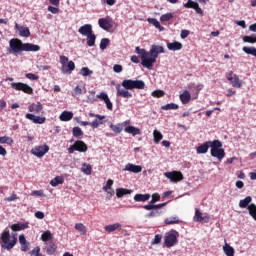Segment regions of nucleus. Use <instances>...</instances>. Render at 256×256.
I'll use <instances>...</instances> for the list:
<instances>
[{"label": "nucleus", "instance_id": "obj_1", "mask_svg": "<svg viewBox=\"0 0 256 256\" xmlns=\"http://www.w3.org/2000/svg\"><path fill=\"white\" fill-rule=\"evenodd\" d=\"M135 53L140 55L141 65H143L146 69H153V65L156 63L159 53H165V48L159 45H152L150 51L148 52L147 50L138 46L135 49Z\"/></svg>", "mask_w": 256, "mask_h": 256}, {"label": "nucleus", "instance_id": "obj_2", "mask_svg": "<svg viewBox=\"0 0 256 256\" xmlns=\"http://www.w3.org/2000/svg\"><path fill=\"white\" fill-rule=\"evenodd\" d=\"M17 244V237L14 234L11 235L9 229H5L0 236V245L3 249H7V251H11L13 247Z\"/></svg>", "mask_w": 256, "mask_h": 256}, {"label": "nucleus", "instance_id": "obj_3", "mask_svg": "<svg viewBox=\"0 0 256 256\" xmlns=\"http://www.w3.org/2000/svg\"><path fill=\"white\" fill-rule=\"evenodd\" d=\"M222 147H223V143H221V141L219 140H214L211 143L210 154L215 159H218V161L223 160L225 157V149H223Z\"/></svg>", "mask_w": 256, "mask_h": 256}, {"label": "nucleus", "instance_id": "obj_4", "mask_svg": "<svg viewBox=\"0 0 256 256\" xmlns=\"http://www.w3.org/2000/svg\"><path fill=\"white\" fill-rule=\"evenodd\" d=\"M251 201H253V198L251 196H246L239 201V207L240 209H248L249 215L256 221V205L251 204Z\"/></svg>", "mask_w": 256, "mask_h": 256}, {"label": "nucleus", "instance_id": "obj_5", "mask_svg": "<svg viewBox=\"0 0 256 256\" xmlns=\"http://www.w3.org/2000/svg\"><path fill=\"white\" fill-rule=\"evenodd\" d=\"M60 63L62 65V73L71 75V73L75 71V62L69 61V58L67 56H60Z\"/></svg>", "mask_w": 256, "mask_h": 256}, {"label": "nucleus", "instance_id": "obj_6", "mask_svg": "<svg viewBox=\"0 0 256 256\" xmlns=\"http://www.w3.org/2000/svg\"><path fill=\"white\" fill-rule=\"evenodd\" d=\"M24 43L19 38H12L9 41V53H13V55H17V53H21L23 51Z\"/></svg>", "mask_w": 256, "mask_h": 256}, {"label": "nucleus", "instance_id": "obj_7", "mask_svg": "<svg viewBox=\"0 0 256 256\" xmlns=\"http://www.w3.org/2000/svg\"><path fill=\"white\" fill-rule=\"evenodd\" d=\"M122 87L124 89H145V82L143 80H123Z\"/></svg>", "mask_w": 256, "mask_h": 256}, {"label": "nucleus", "instance_id": "obj_8", "mask_svg": "<svg viewBox=\"0 0 256 256\" xmlns=\"http://www.w3.org/2000/svg\"><path fill=\"white\" fill-rule=\"evenodd\" d=\"M89 149L87 144L83 142V140H77L73 145L68 148L69 153H75L78 151L79 153H85Z\"/></svg>", "mask_w": 256, "mask_h": 256}, {"label": "nucleus", "instance_id": "obj_9", "mask_svg": "<svg viewBox=\"0 0 256 256\" xmlns=\"http://www.w3.org/2000/svg\"><path fill=\"white\" fill-rule=\"evenodd\" d=\"M226 79L231 83L232 87H236L237 89H241V87H243V83L239 79V76L233 71L226 73Z\"/></svg>", "mask_w": 256, "mask_h": 256}, {"label": "nucleus", "instance_id": "obj_10", "mask_svg": "<svg viewBox=\"0 0 256 256\" xmlns=\"http://www.w3.org/2000/svg\"><path fill=\"white\" fill-rule=\"evenodd\" d=\"M11 87L15 89V91H23V93L27 95H33V88L23 82H13L11 83Z\"/></svg>", "mask_w": 256, "mask_h": 256}, {"label": "nucleus", "instance_id": "obj_11", "mask_svg": "<svg viewBox=\"0 0 256 256\" xmlns=\"http://www.w3.org/2000/svg\"><path fill=\"white\" fill-rule=\"evenodd\" d=\"M164 177L169 179L171 183H179V181H183V174L179 171L165 172Z\"/></svg>", "mask_w": 256, "mask_h": 256}, {"label": "nucleus", "instance_id": "obj_12", "mask_svg": "<svg viewBox=\"0 0 256 256\" xmlns=\"http://www.w3.org/2000/svg\"><path fill=\"white\" fill-rule=\"evenodd\" d=\"M99 27L104 31H111L113 29V19L107 16L106 18H100L98 20Z\"/></svg>", "mask_w": 256, "mask_h": 256}, {"label": "nucleus", "instance_id": "obj_13", "mask_svg": "<svg viewBox=\"0 0 256 256\" xmlns=\"http://www.w3.org/2000/svg\"><path fill=\"white\" fill-rule=\"evenodd\" d=\"M46 153H49V147L47 145L36 146L32 149V154L36 157H43Z\"/></svg>", "mask_w": 256, "mask_h": 256}, {"label": "nucleus", "instance_id": "obj_14", "mask_svg": "<svg viewBox=\"0 0 256 256\" xmlns=\"http://www.w3.org/2000/svg\"><path fill=\"white\" fill-rule=\"evenodd\" d=\"M177 243V232H170L165 237L166 247H173Z\"/></svg>", "mask_w": 256, "mask_h": 256}, {"label": "nucleus", "instance_id": "obj_15", "mask_svg": "<svg viewBox=\"0 0 256 256\" xmlns=\"http://www.w3.org/2000/svg\"><path fill=\"white\" fill-rule=\"evenodd\" d=\"M25 118L29 119V121H32L36 125H43V123H45V121H47V118L40 117V116H35V115L31 114V113H27L25 115Z\"/></svg>", "mask_w": 256, "mask_h": 256}, {"label": "nucleus", "instance_id": "obj_16", "mask_svg": "<svg viewBox=\"0 0 256 256\" xmlns=\"http://www.w3.org/2000/svg\"><path fill=\"white\" fill-rule=\"evenodd\" d=\"M117 90V97H123L124 99H131L133 97V94H131L128 90L129 89H122L121 85L116 86Z\"/></svg>", "mask_w": 256, "mask_h": 256}, {"label": "nucleus", "instance_id": "obj_17", "mask_svg": "<svg viewBox=\"0 0 256 256\" xmlns=\"http://www.w3.org/2000/svg\"><path fill=\"white\" fill-rule=\"evenodd\" d=\"M78 33L84 37H87L93 33V26L91 24H85L78 29Z\"/></svg>", "mask_w": 256, "mask_h": 256}, {"label": "nucleus", "instance_id": "obj_18", "mask_svg": "<svg viewBox=\"0 0 256 256\" xmlns=\"http://www.w3.org/2000/svg\"><path fill=\"white\" fill-rule=\"evenodd\" d=\"M23 51L37 53V51H41V46L33 43H24Z\"/></svg>", "mask_w": 256, "mask_h": 256}, {"label": "nucleus", "instance_id": "obj_19", "mask_svg": "<svg viewBox=\"0 0 256 256\" xmlns=\"http://www.w3.org/2000/svg\"><path fill=\"white\" fill-rule=\"evenodd\" d=\"M123 171H129L130 173H141L143 171V167L128 163Z\"/></svg>", "mask_w": 256, "mask_h": 256}, {"label": "nucleus", "instance_id": "obj_20", "mask_svg": "<svg viewBox=\"0 0 256 256\" xmlns=\"http://www.w3.org/2000/svg\"><path fill=\"white\" fill-rule=\"evenodd\" d=\"M16 29L17 31H19L20 37H31V31L29 30V27H24L16 24Z\"/></svg>", "mask_w": 256, "mask_h": 256}, {"label": "nucleus", "instance_id": "obj_21", "mask_svg": "<svg viewBox=\"0 0 256 256\" xmlns=\"http://www.w3.org/2000/svg\"><path fill=\"white\" fill-rule=\"evenodd\" d=\"M28 111L30 113H41L43 111V104L41 102L33 103L28 107Z\"/></svg>", "mask_w": 256, "mask_h": 256}, {"label": "nucleus", "instance_id": "obj_22", "mask_svg": "<svg viewBox=\"0 0 256 256\" xmlns=\"http://www.w3.org/2000/svg\"><path fill=\"white\" fill-rule=\"evenodd\" d=\"M194 221H198L199 223H209V217L208 216L203 217V214L201 213V211H199V209H196Z\"/></svg>", "mask_w": 256, "mask_h": 256}, {"label": "nucleus", "instance_id": "obj_23", "mask_svg": "<svg viewBox=\"0 0 256 256\" xmlns=\"http://www.w3.org/2000/svg\"><path fill=\"white\" fill-rule=\"evenodd\" d=\"M211 143H213V141H206L204 142L202 145L197 147V153L199 154H205L209 151V147H211Z\"/></svg>", "mask_w": 256, "mask_h": 256}, {"label": "nucleus", "instance_id": "obj_24", "mask_svg": "<svg viewBox=\"0 0 256 256\" xmlns=\"http://www.w3.org/2000/svg\"><path fill=\"white\" fill-rule=\"evenodd\" d=\"M125 133H128L129 135H132L135 137L136 135H141V129L135 127V126H127L124 129Z\"/></svg>", "mask_w": 256, "mask_h": 256}, {"label": "nucleus", "instance_id": "obj_25", "mask_svg": "<svg viewBox=\"0 0 256 256\" xmlns=\"http://www.w3.org/2000/svg\"><path fill=\"white\" fill-rule=\"evenodd\" d=\"M167 47L169 49V51H181V49H183V44H181L180 42H168L167 43Z\"/></svg>", "mask_w": 256, "mask_h": 256}, {"label": "nucleus", "instance_id": "obj_26", "mask_svg": "<svg viewBox=\"0 0 256 256\" xmlns=\"http://www.w3.org/2000/svg\"><path fill=\"white\" fill-rule=\"evenodd\" d=\"M80 125L82 127H87V125H89L90 127H92V129H97L99 125H103V122H100L99 120H94L92 122L81 121Z\"/></svg>", "mask_w": 256, "mask_h": 256}, {"label": "nucleus", "instance_id": "obj_27", "mask_svg": "<svg viewBox=\"0 0 256 256\" xmlns=\"http://www.w3.org/2000/svg\"><path fill=\"white\" fill-rule=\"evenodd\" d=\"M151 199V194H136L134 196V201L137 203H145V201H149Z\"/></svg>", "mask_w": 256, "mask_h": 256}, {"label": "nucleus", "instance_id": "obj_28", "mask_svg": "<svg viewBox=\"0 0 256 256\" xmlns=\"http://www.w3.org/2000/svg\"><path fill=\"white\" fill-rule=\"evenodd\" d=\"M19 243L21 245V251H29V242H27V239L25 238V235L21 234L19 236Z\"/></svg>", "mask_w": 256, "mask_h": 256}, {"label": "nucleus", "instance_id": "obj_29", "mask_svg": "<svg viewBox=\"0 0 256 256\" xmlns=\"http://www.w3.org/2000/svg\"><path fill=\"white\" fill-rule=\"evenodd\" d=\"M162 213L163 212L157 208H151L150 213L146 214L145 217L147 219H153V217H161Z\"/></svg>", "mask_w": 256, "mask_h": 256}, {"label": "nucleus", "instance_id": "obj_30", "mask_svg": "<svg viewBox=\"0 0 256 256\" xmlns=\"http://www.w3.org/2000/svg\"><path fill=\"white\" fill-rule=\"evenodd\" d=\"M180 101L183 105H187V103L191 101V93L185 90L182 94H180Z\"/></svg>", "mask_w": 256, "mask_h": 256}, {"label": "nucleus", "instance_id": "obj_31", "mask_svg": "<svg viewBox=\"0 0 256 256\" xmlns=\"http://www.w3.org/2000/svg\"><path fill=\"white\" fill-rule=\"evenodd\" d=\"M80 171L84 173V175H91V173H93V166H91V164L89 163L84 162Z\"/></svg>", "mask_w": 256, "mask_h": 256}, {"label": "nucleus", "instance_id": "obj_32", "mask_svg": "<svg viewBox=\"0 0 256 256\" xmlns=\"http://www.w3.org/2000/svg\"><path fill=\"white\" fill-rule=\"evenodd\" d=\"M63 183H65V179L63 178V176H56L54 179L50 181V185L52 187L63 185Z\"/></svg>", "mask_w": 256, "mask_h": 256}, {"label": "nucleus", "instance_id": "obj_33", "mask_svg": "<svg viewBox=\"0 0 256 256\" xmlns=\"http://www.w3.org/2000/svg\"><path fill=\"white\" fill-rule=\"evenodd\" d=\"M223 251L226 256H235V249L228 243H225V245L223 246Z\"/></svg>", "mask_w": 256, "mask_h": 256}, {"label": "nucleus", "instance_id": "obj_34", "mask_svg": "<svg viewBox=\"0 0 256 256\" xmlns=\"http://www.w3.org/2000/svg\"><path fill=\"white\" fill-rule=\"evenodd\" d=\"M117 229H121V224L115 223L104 227L106 233H113V231H117Z\"/></svg>", "mask_w": 256, "mask_h": 256}, {"label": "nucleus", "instance_id": "obj_35", "mask_svg": "<svg viewBox=\"0 0 256 256\" xmlns=\"http://www.w3.org/2000/svg\"><path fill=\"white\" fill-rule=\"evenodd\" d=\"M131 193H133V191L129 189H125V188L116 189V197L118 198L124 197V195H131Z\"/></svg>", "mask_w": 256, "mask_h": 256}, {"label": "nucleus", "instance_id": "obj_36", "mask_svg": "<svg viewBox=\"0 0 256 256\" xmlns=\"http://www.w3.org/2000/svg\"><path fill=\"white\" fill-rule=\"evenodd\" d=\"M165 205H167V203H161V204H157V205H144L143 209H145L146 211H151V209H158V211H161V209H163V207H165Z\"/></svg>", "mask_w": 256, "mask_h": 256}, {"label": "nucleus", "instance_id": "obj_37", "mask_svg": "<svg viewBox=\"0 0 256 256\" xmlns=\"http://www.w3.org/2000/svg\"><path fill=\"white\" fill-rule=\"evenodd\" d=\"M59 119L60 121H71V119H73V112L63 111Z\"/></svg>", "mask_w": 256, "mask_h": 256}, {"label": "nucleus", "instance_id": "obj_38", "mask_svg": "<svg viewBox=\"0 0 256 256\" xmlns=\"http://www.w3.org/2000/svg\"><path fill=\"white\" fill-rule=\"evenodd\" d=\"M12 231H23L25 229H29V224H12L11 226Z\"/></svg>", "mask_w": 256, "mask_h": 256}, {"label": "nucleus", "instance_id": "obj_39", "mask_svg": "<svg viewBox=\"0 0 256 256\" xmlns=\"http://www.w3.org/2000/svg\"><path fill=\"white\" fill-rule=\"evenodd\" d=\"M148 23L151 25H154L156 29H159V31H165V27L161 26V23H159V20L155 18H150L148 19Z\"/></svg>", "mask_w": 256, "mask_h": 256}, {"label": "nucleus", "instance_id": "obj_40", "mask_svg": "<svg viewBox=\"0 0 256 256\" xmlns=\"http://www.w3.org/2000/svg\"><path fill=\"white\" fill-rule=\"evenodd\" d=\"M162 111H175L177 109H179V105L175 104V103H170V104H166L164 106H161Z\"/></svg>", "mask_w": 256, "mask_h": 256}, {"label": "nucleus", "instance_id": "obj_41", "mask_svg": "<svg viewBox=\"0 0 256 256\" xmlns=\"http://www.w3.org/2000/svg\"><path fill=\"white\" fill-rule=\"evenodd\" d=\"M75 229L80 232V235H87V227L83 223H76Z\"/></svg>", "mask_w": 256, "mask_h": 256}, {"label": "nucleus", "instance_id": "obj_42", "mask_svg": "<svg viewBox=\"0 0 256 256\" xmlns=\"http://www.w3.org/2000/svg\"><path fill=\"white\" fill-rule=\"evenodd\" d=\"M87 37V45L88 47H93L95 45V39H97V36H95V34H93V32L91 34H88Z\"/></svg>", "mask_w": 256, "mask_h": 256}, {"label": "nucleus", "instance_id": "obj_43", "mask_svg": "<svg viewBox=\"0 0 256 256\" xmlns=\"http://www.w3.org/2000/svg\"><path fill=\"white\" fill-rule=\"evenodd\" d=\"M53 239V234L51 231L47 230L41 235V240L44 242L51 241Z\"/></svg>", "mask_w": 256, "mask_h": 256}, {"label": "nucleus", "instance_id": "obj_44", "mask_svg": "<svg viewBox=\"0 0 256 256\" xmlns=\"http://www.w3.org/2000/svg\"><path fill=\"white\" fill-rule=\"evenodd\" d=\"M242 51H244V53H246L247 55H253V57H256V48L255 47L244 46L242 48Z\"/></svg>", "mask_w": 256, "mask_h": 256}, {"label": "nucleus", "instance_id": "obj_45", "mask_svg": "<svg viewBox=\"0 0 256 256\" xmlns=\"http://www.w3.org/2000/svg\"><path fill=\"white\" fill-rule=\"evenodd\" d=\"M72 135L73 137H76V139H81V137H83V130H81L79 127H74L72 129Z\"/></svg>", "mask_w": 256, "mask_h": 256}, {"label": "nucleus", "instance_id": "obj_46", "mask_svg": "<svg viewBox=\"0 0 256 256\" xmlns=\"http://www.w3.org/2000/svg\"><path fill=\"white\" fill-rule=\"evenodd\" d=\"M153 137H154V143H160L161 140L163 139V134L159 132V130H154L153 131Z\"/></svg>", "mask_w": 256, "mask_h": 256}, {"label": "nucleus", "instance_id": "obj_47", "mask_svg": "<svg viewBox=\"0 0 256 256\" xmlns=\"http://www.w3.org/2000/svg\"><path fill=\"white\" fill-rule=\"evenodd\" d=\"M242 41H244V43L254 44L256 43V34H252L251 36H243Z\"/></svg>", "mask_w": 256, "mask_h": 256}, {"label": "nucleus", "instance_id": "obj_48", "mask_svg": "<svg viewBox=\"0 0 256 256\" xmlns=\"http://www.w3.org/2000/svg\"><path fill=\"white\" fill-rule=\"evenodd\" d=\"M164 222L166 225H173L175 223H179V217L172 216V217L166 218Z\"/></svg>", "mask_w": 256, "mask_h": 256}, {"label": "nucleus", "instance_id": "obj_49", "mask_svg": "<svg viewBox=\"0 0 256 256\" xmlns=\"http://www.w3.org/2000/svg\"><path fill=\"white\" fill-rule=\"evenodd\" d=\"M55 251H57V246L55 244H49L46 246V253L48 255H54Z\"/></svg>", "mask_w": 256, "mask_h": 256}, {"label": "nucleus", "instance_id": "obj_50", "mask_svg": "<svg viewBox=\"0 0 256 256\" xmlns=\"http://www.w3.org/2000/svg\"><path fill=\"white\" fill-rule=\"evenodd\" d=\"M110 129H112V131L117 134H119V133H121V131H123V127L121 124H117V125L110 124Z\"/></svg>", "mask_w": 256, "mask_h": 256}, {"label": "nucleus", "instance_id": "obj_51", "mask_svg": "<svg viewBox=\"0 0 256 256\" xmlns=\"http://www.w3.org/2000/svg\"><path fill=\"white\" fill-rule=\"evenodd\" d=\"M171 19H173V13H166V14H163L160 17V21H162V23H165L167 21H171Z\"/></svg>", "mask_w": 256, "mask_h": 256}, {"label": "nucleus", "instance_id": "obj_52", "mask_svg": "<svg viewBox=\"0 0 256 256\" xmlns=\"http://www.w3.org/2000/svg\"><path fill=\"white\" fill-rule=\"evenodd\" d=\"M0 143L2 144H7V145H12L13 143V138L9 137V136H3L0 137Z\"/></svg>", "mask_w": 256, "mask_h": 256}, {"label": "nucleus", "instance_id": "obj_53", "mask_svg": "<svg viewBox=\"0 0 256 256\" xmlns=\"http://www.w3.org/2000/svg\"><path fill=\"white\" fill-rule=\"evenodd\" d=\"M92 74H93V71H91L87 67H82L80 70V75H82L83 77H88V75H92Z\"/></svg>", "mask_w": 256, "mask_h": 256}, {"label": "nucleus", "instance_id": "obj_54", "mask_svg": "<svg viewBox=\"0 0 256 256\" xmlns=\"http://www.w3.org/2000/svg\"><path fill=\"white\" fill-rule=\"evenodd\" d=\"M110 41L109 38H102L100 41V49L105 51V48L109 45Z\"/></svg>", "mask_w": 256, "mask_h": 256}, {"label": "nucleus", "instance_id": "obj_55", "mask_svg": "<svg viewBox=\"0 0 256 256\" xmlns=\"http://www.w3.org/2000/svg\"><path fill=\"white\" fill-rule=\"evenodd\" d=\"M198 5L197 2L193 1V0H188L187 3L184 4V7L186 9H195V7Z\"/></svg>", "mask_w": 256, "mask_h": 256}, {"label": "nucleus", "instance_id": "obj_56", "mask_svg": "<svg viewBox=\"0 0 256 256\" xmlns=\"http://www.w3.org/2000/svg\"><path fill=\"white\" fill-rule=\"evenodd\" d=\"M160 200H161V196L158 193H154L152 195L151 201L147 205H155V203H157V201H160Z\"/></svg>", "mask_w": 256, "mask_h": 256}, {"label": "nucleus", "instance_id": "obj_57", "mask_svg": "<svg viewBox=\"0 0 256 256\" xmlns=\"http://www.w3.org/2000/svg\"><path fill=\"white\" fill-rule=\"evenodd\" d=\"M31 256H45L43 254H41V248L39 246L35 247L31 252H30Z\"/></svg>", "mask_w": 256, "mask_h": 256}, {"label": "nucleus", "instance_id": "obj_58", "mask_svg": "<svg viewBox=\"0 0 256 256\" xmlns=\"http://www.w3.org/2000/svg\"><path fill=\"white\" fill-rule=\"evenodd\" d=\"M79 95H83V89L80 86H76L73 90L72 96L77 97Z\"/></svg>", "mask_w": 256, "mask_h": 256}, {"label": "nucleus", "instance_id": "obj_59", "mask_svg": "<svg viewBox=\"0 0 256 256\" xmlns=\"http://www.w3.org/2000/svg\"><path fill=\"white\" fill-rule=\"evenodd\" d=\"M32 197H45L43 190H34L31 192Z\"/></svg>", "mask_w": 256, "mask_h": 256}, {"label": "nucleus", "instance_id": "obj_60", "mask_svg": "<svg viewBox=\"0 0 256 256\" xmlns=\"http://www.w3.org/2000/svg\"><path fill=\"white\" fill-rule=\"evenodd\" d=\"M88 115H89V117H96V120L100 121L101 123H103V119H105V116L95 114V113H92V112H90Z\"/></svg>", "mask_w": 256, "mask_h": 256}, {"label": "nucleus", "instance_id": "obj_61", "mask_svg": "<svg viewBox=\"0 0 256 256\" xmlns=\"http://www.w3.org/2000/svg\"><path fill=\"white\" fill-rule=\"evenodd\" d=\"M111 187H113V180L112 179H108L106 182V185L103 186V191H109V189H111Z\"/></svg>", "mask_w": 256, "mask_h": 256}, {"label": "nucleus", "instance_id": "obj_62", "mask_svg": "<svg viewBox=\"0 0 256 256\" xmlns=\"http://www.w3.org/2000/svg\"><path fill=\"white\" fill-rule=\"evenodd\" d=\"M165 95V92L163 90H155L152 92V97H163Z\"/></svg>", "mask_w": 256, "mask_h": 256}, {"label": "nucleus", "instance_id": "obj_63", "mask_svg": "<svg viewBox=\"0 0 256 256\" xmlns=\"http://www.w3.org/2000/svg\"><path fill=\"white\" fill-rule=\"evenodd\" d=\"M97 99H101V101H106L109 98V95L105 92H101L100 94L96 95Z\"/></svg>", "mask_w": 256, "mask_h": 256}, {"label": "nucleus", "instance_id": "obj_64", "mask_svg": "<svg viewBox=\"0 0 256 256\" xmlns=\"http://www.w3.org/2000/svg\"><path fill=\"white\" fill-rule=\"evenodd\" d=\"M47 9L50 13H53V15H57V13H59V8L55 6H48Z\"/></svg>", "mask_w": 256, "mask_h": 256}]
</instances>
